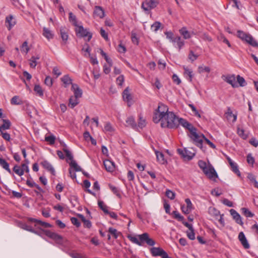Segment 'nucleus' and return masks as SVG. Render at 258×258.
Listing matches in <instances>:
<instances>
[{
    "mask_svg": "<svg viewBox=\"0 0 258 258\" xmlns=\"http://www.w3.org/2000/svg\"><path fill=\"white\" fill-rule=\"evenodd\" d=\"M122 97L124 101L127 102V105L130 106L132 104V98L129 92V88L127 87L122 93Z\"/></svg>",
    "mask_w": 258,
    "mask_h": 258,
    "instance_id": "nucleus-17",
    "label": "nucleus"
},
{
    "mask_svg": "<svg viewBox=\"0 0 258 258\" xmlns=\"http://www.w3.org/2000/svg\"><path fill=\"white\" fill-rule=\"evenodd\" d=\"M123 82H124V77L123 75L119 76L116 79V83L117 85H118L120 86H122Z\"/></svg>",
    "mask_w": 258,
    "mask_h": 258,
    "instance_id": "nucleus-63",
    "label": "nucleus"
},
{
    "mask_svg": "<svg viewBox=\"0 0 258 258\" xmlns=\"http://www.w3.org/2000/svg\"><path fill=\"white\" fill-rule=\"evenodd\" d=\"M34 91L39 96L43 95V91L42 88L39 85H35L34 88Z\"/></svg>",
    "mask_w": 258,
    "mask_h": 258,
    "instance_id": "nucleus-40",
    "label": "nucleus"
},
{
    "mask_svg": "<svg viewBox=\"0 0 258 258\" xmlns=\"http://www.w3.org/2000/svg\"><path fill=\"white\" fill-rule=\"evenodd\" d=\"M247 43L253 47H258L257 42L253 39V38L249 35L248 37H247V39L245 41Z\"/></svg>",
    "mask_w": 258,
    "mask_h": 258,
    "instance_id": "nucleus-32",
    "label": "nucleus"
},
{
    "mask_svg": "<svg viewBox=\"0 0 258 258\" xmlns=\"http://www.w3.org/2000/svg\"><path fill=\"white\" fill-rule=\"evenodd\" d=\"M28 221L35 223V226L38 229V231L36 233L47 240L48 237V223L42 222L33 218H28Z\"/></svg>",
    "mask_w": 258,
    "mask_h": 258,
    "instance_id": "nucleus-2",
    "label": "nucleus"
},
{
    "mask_svg": "<svg viewBox=\"0 0 258 258\" xmlns=\"http://www.w3.org/2000/svg\"><path fill=\"white\" fill-rule=\"evenodd\" d=\"M126 126H130L133 128H136L137 124L133 116L128 117L126 120Z\"/></svg>",
    "mask_w": 258,
    "mask_h": 258,
    "instance_id": "nucleus-28",
    "label": "nucleus"
},
{
    "mask_svg": "<svg viewBox=\"0 0 258 258\" xmlns=\"http://www.w3.org/2000/svg\"><path fill=\"white\" fill-rule=\"evenodd\" d=\"M138 237L139 239H138L136 237L133 236L131 235H128L127 236V237L131 241L139 246H142L144 242H145L149 246H153L155 244V241L149 237V235L148 233H144L142 234L138 235Z\"/></svg>",
    "mask_w": 258,
    "mask_h": 258,
    "instance_id": "nucleus-3",
    "label": "nucleus"
},
{
    "mask_svg": "<svg viewBox=\"0 0 258 258\" xmlns=\"http://www.w3.org/2000/svg\"><path fill=\"white\" fill-rule=\"evenodd\" d=\"M198 72L199 73H203L204 72L209 73L210 68L209 67L199 66L198 67Z\"/></svg>",
    "mask_w": 258,
    "mask_h": 258,
    "instance_id": "nucleus-53",
    "label": "nucleus"
},
{
    "mask_svg": "<svg viewBox=\"0 0 258 258\" xmlns=\"http://www.w3.org/2000/svg\"><path fill=\"white\" fill-rule=\"evenodd\" d=\"M105 13L104 10L101 7L95 6L93 12V17H98L99 18H103L104 17Z\"/></svg>",
    "mask_w": 258,
    "mask_h": 258,
    "instance_id": "nucleus-15",
    "label": "nucleus"
},
{
    "mask_svg": "<svg viewBox=\"0 0 258 258\" xmlns=\"http://www.w3.org/2000/svg\"><path fill=\"white\" fill-rule=\"evenodd\" d=\"M71 222L72 224H73L74 225H75L77 227H79L80 226L81 224L80 222L79 221L78 219L75 217H72L71 219Z\"/></svg>",
    "mask_w": 258,
    "mask_h": 258,
    "instance_id": "nucleus-59",
    "label": "nucleus"
},
{
    "mask_svg": "<svg viewBox=\"0 0 258 258\" xmlns=\"http://www.w3.org/2000/svg\"><path fill=\"white\" fill-rule=\"evenodd\" d=\"M249 34H246L242 31H237V36L240 38L241 40L246 41L247 39V37H248Z\"/></svg>",
    "mask_w": 258,
    "mask_h": 258,
    "instance_id": "nucleus-42",
    "label": "nucleus"
},
{
    "mask_svg": "<svg viewBox=\"0 0 258 258\" xmlns=\"http://www.w3.org/2000/svg\"><path fill=\"white\" fill-rule=\"evenodd\" d=\"M60 35L62 39V44H67L69 38V30L64 27H61L60 29Z\"/></svg>",
    "mask_w": 258,
    "mask_h": 258,
    "instance_id": "nucleus-11",
    "label": "nucleus"
},
{
    "mask_svg": "<svg viewBox=\"0 0 258 258\" xmlns=\"http://www.w3.org/2000/svg\"><path fill=\"white\" fill-rule=\"evenodd\" d=\"M247 162L248 164L253 165L254 162V159L251 154H249L247 156Z\"/></svg>",
    "mask_w": 258,
    "mask_h": 258,
    "instance_id": "nucleus-64",
    "label": "nucleus"
},
{
    "mask_svg": "<svg viewBox=\"0 0 258 258\" xmlns=\"http://www.w3.org/2000/svg\"><path fill=\"white\" fill-rule=\"evenodd\" d=\"M14 172L19 176H22L24 174L23 171L21 169V167L18 165H15L13 167Z\"/></svg>",
    "mask_w": 258,
    "mask_h": 258,
    "instance_id": "nucleus-44",
    "label": "nucleus"
},
{
    "mask_svg": "<svg viewBox=\"0 0 258 258\" xmlns=\"http://www.w3.org/2000/svg\"><path fill=\"white\" fill-rule=\"evenodd\" d=\"M69 164L71 167L73 168L75 171H81L82 170L75 160L71 161Z\"/></svg>",
    "mask_w": 258,
    "mask_h": 258,
    "instance_id": "nucleus-37",
    "label": "nucleus"
},
{
    "mask_svg": "<svg viewBox=\"0 0 258 258\" xmlns=\"http://www.w3.org/2000/svg\"><path fill=\"white\" fill-rule=\"evenodd\" d=\"M226 117L227 119L230 120L231 118H233L232 122H235L237 119V115L233 114L230 107L227 108V111L226 112Z\"/></svg>",
    "mask_w": 258,
    "mask_h": 258,
    "instance_id": "nucleus-25",
    "label": "nucleus"
},
{
    "mask_svg": "<svg viewBox=\"0 0 258 258\" xmlns=\"http://www.w3.org/2000/svg\"><path fill=\"white\" fill-rule=\"evenodd\" d=\"M79 103L78 98L72 96L70 97L69 99V106H70L72 108H74Z\"/></svg>",
    "mask_w": 258,
    "mask_h": 258,
    "instance_id": "nucleus-30",
    "label": "nucleus"
},
{
    "mask_svg": "<svg viewBox=\"0 0 258 258\" xmlns=\"http://www.w3.org/2000/svg\"><path fill=\"white\" fill-rule=\"evenodd\" d=\"M238 239L240 241L243 247L245 249H248L250 245L247 240L243 232H240L238 235Z\"/></svg>",
    "mask_w": 258,
    "mask_h": 258,
    "instance_id": "nucleus-16",
    "label": "nucleus"
},
{
    "mask_svg": "<svg viewBox=\"0 0 258 258\" xmlns=\"http://www.w3.org/2000/svg\"><path fill=\"white\" fill-rule=\"evenodd\" d=\"M165 194L166 196L170 200H173L175 198V193L170 189H167Z\"/></svg>",
    "mask_w": 258,
    "mask_h": 258,
    "instance_id": "nucleus-52",
    "label": "nucleus"
},
{
    "mask_svg": "<svg viewBox=\"0 0 258 258\" xmlns=\"http://www.w3.org/2000/svg\"><path fill=\"white\" fill-rule=\"evenodd\" d=\"M104 130L105 132H111L113 131V128L112 127L111 124L109 122H107L106 123V124L104 126Z\"/></svg>",
    "mask_w": 258,
    "mask_h": 258,
    "instance_id": "nucleus-62",
    "label": "nucleus"
},
{
    "mask_svg": "<svg viewBox=\"0 0 258 258\" xmlns=\"http://www.w3.org/2000/svg\"><path fill=\"white\" fill-rule=\"evenodd\" d=\"M158 4V0H145L142 4L141 8L146 14H149L151 10L156 8Z\"/></svg>",
    "mask_w": 258,
    "mask_h": 258,
    "instance_id": "nucleus-5",
    "label": "nucleus"
},
{
    "mask_svg": "<svg viewBox=\"0 0 258 258\" xmlns=\"http://www.w3.org/2000/svg\"><path fill=\"white\" fill-rule=\"evenodd\" d=\"M203 172L209 179L213 180H215L216 178L218 177L214 168L210 164L208 165L207 169H206Z\"/></svg>",
    "mask_w": 258,
    "mask_h": 258,
    "instance_id": "nucleus-8",
    "label": "nucleus"
},
{
    "mask_svg": "<svg viewBox=\"0 0 258 258\" xmlns=\"http://www.w3.org/2000/svg\"><path fill=\"white\" fill-rule=\"evenodd\" d=\"M0 135L2 136L3 139L7 141H10L11 139L10 135L7 133H4L3 132H0Z\"/></svg>",
    "mask_w": 258,
    "mask_h": 258,
    "instance_id": "nucleus-60",
    "label": "nucleus"
},
{
    "mask_svg": "<svg viewBox=\"0 0 258 258\" xmlns=\"http://www.w3.org/2000/svg\"><path fill=\"white\" fill-rule=\"evenodd\" d=\"M30 48L28 46V42L25 41L21 46V51L22 52H25L26 54H27Z\"/></svg>",
    "mask_w": 258,
    "mask_h": 258,
    "instance_id": "nucleus-35",
    "label": "nucleus"
},
{
    "mask_svg": "<svg viewBox=\"0 0 258 258\" xmlns=\"http://www.w3.org/2000/svg\"><path fill=\"white\" fill-rule=\"evenodd\" d=\"M184 75H187L188 77V80L189 81L191 82L192 79V71L187 68L184 67Z\"/></svg>",
    "mask_w": 258,
    "mask_h": 258,
    "instance_id": "nucleus-38",
    "label": "nucleus"
},
{
    "mask_svg": "<svg viewBox=\"0 0 258 258\" xmlns=\"http://www.w3.org/2000/svg\"><path fill=\"white\" fill-rule=\"evenodd\" d=\"M198 165L199 167L203 170V171H205L206 169H207L208 167V165L206 162L203 160H200L198 162Z\"/></svg>",
    "mask_w": 258,
    "mask_h": 258,
    "instance_id": "nucleus-50",
    "label": "nucleus"
},
{
    "mask_svg": "<svg viewBox=\"0 0 258 258\" xmlns=\"http://www.w3.org/2000/svg\"><path fill=\"white\" fill-rule=\"evenodd\" d=\"M61 81L64 85V87H67L69 85L74 84L72 83V79L69 77L68 75H64L61 78Z\"/></svg>",
    "mask_w": 258,
    "mask_h": 258,
    "instance_id": "nucleus-22",
    "label": "nucleus"
},
{
    "mask_svg": "<svg viewBox=\"0 0 258 258\" xmlns=\"http://www.w3.org/2000/svg\"><path fill=\"white\" fill-rule=\"evenodd\" d=\"M180 118L177 117L173 112H169L165 117L161 120V126L169 128H176L179 125Z\"/></svg>",
    "mask_w": 258,
    "mask_h": 258,
    "instance_id": "nucleus-1",
    "label": "nucleus"
},
{
    "mask_svg": "<svg viewBox=\"0 0 258 258\" xmlns=\"http://www.w3.org/2000/svg\"><path fill=\"white\" fill-rule=\"evenodd\" d=\"M69 20L75 26H77L76 17L72 12L69 13Z\"/></svg>",
    "mask_w": 258,
    "mask_h": 258,
    "instance_id": "nucleus-56",
    "label": "nucleus"
},
{
    "mask_svg": "<svg viewBox=\"0 0 258 258\" xmlns=\"http://www.w3.org/2000/svg\"><path fill=\"white\" fill-rule=\"evenodd\" d=\"M247 43L253 47H258L257 42L253 39V38L249 35L248 37H247V39L245 41Z\"/></svg>",
    "mask_w": 258,
    "mask_h": 258,
    "instance_id": "nucleus-31",
    "label": "nucleus"
},
{
    "mask_svg": "<svg viewBox=\"0 0 258 258\" xmlns=\"http://www.w3.org/2000/svg\"><path fill=\"white\" fill-rule=\"evenodd\" d=\"M237 133L239 136L244 140L246 139L248 137L247 135L245 133L244 130L239 127H237Z\"/></svg>",
    "mask_w": 258,
    "mask_h": 258,
    "instance_id": "nucleus-36",
    "label": "nucleus"
},
{
    "mask_svg": "<svg viewBox=\"0 0 258 258\" xmlns=\"http://www.w3.org/2000/svg\"><path fill=\"white\" fill-rule=\"evenodd\" d=\"M210 214L215 217H218L220 215L219 211L216 210L215 208H210L209 209Z\"/></svg>",
    "mask_w": 258,
    "mask_h": 258,
    "instance_id": "nucleus-46",
    "label": "nucleus"
},
{
    "mask_svg": "<svg viewBox=\"0 0 258 258\" xmlns=\"http://www.w3.org/2000/svg\"><path fill=\"white\" fill-rule=\"evenodd\" d=\"M197 131H193L191 134L190 137L194 141L195 144L200 147L203 151H205L203 149V142L204 140L205 136L204 135H199L197 133Z\"/></svg>",
    "mask_w": 258,
    "mask_h": 258,
    "instance_id": "nucleus-6",
    "label": "nucleus"
},
{
    "mask_svg": "<svg viewBox=\"0 0 258 258\" xmlns=\"http://www.w3.org/2000/svg\"><path fill=\"white\" fill-rule=\"evenodd\" d=\"M172 215L175 219H176L179 221H182L184 217L181 216L177 211H174L172 212Z\"/></svg>",
    "mask_w": 258,
    "mask_h": 258,
    "instance_id": "nucleus-47",
    "label": "nucleus"
},
{
    "mask_svg": "<svg viewBox=\"0 0 258 258\" xmlns=\"http://www.w3.org/2000/svg\"><path fill=\"white\" fill-rule=\"evenodd\" d=\"M38 57L32 56L31 58L29 59V64L30 66L34 68L37 65V60L39 59Z\"/></svg>",
    "mask_w": 258,
    "mask_h": 258,
    "instance_id": "nucleus-45",
    "label": "nucleus"
},
{
    "mask_svg": "<svg viewBox=\"0 0 258 258\" xmlns=\"http://www.w3.org/2000/svg\"><path fill=\"white\" fill-rule=\"evenodd\" d=\"M161 24L160 22L156 21L151 25V29L154 31L157 32L160 28Z\"/></svg>",
    "mask_w": 258,
    "mask_h": 258,
    "instance_id": "nucleus-48",
    "label": "nucleus"
},
{
    "mask_svg": "<svg viewBox=\"0 0 258 258\" xmlns=\"http://www.w3.org/2000/svg\"><path fill=\"white\" fill-rule=\"evenodd\" d=\"M104 165L107 171L112 172L115 169L114 163L109 160H105L104 161Z\"/></svg>",
    "mask_w": 258,
    "mask_h": 258,
    "instance_id": "nucleus-19",
    "label": "nucleus"
},
{
    "mask_svg": "<svg viewBox=\"0 0 258 258\" xmlns=\"http://www.w3.org/2000/svg\"><path fill=\"white\" fill-rule=\"evenodd\" d=\"M198 56H199V55L195 54L192 50L189 51V53L188 57L191 60V61H192V62L194 61L195 60H196L198 58Z\"/></svg>",
    "mask_w": 258,
    "mask_h": 258,
    "instance_id": "nucleus-51",
    "label": "nucleus"
},
{
    "mask_svg": "<svg viewBox=\"0 0 258 258\" xmlns=\"http://www.w3.org/2000/svg\"><path fill=\"white\" fill-rule=\"evenodd\" d=\"M180 34L183 36L184 39H187L191 37V35L190 32L187 30L185 27H183L179 30Z\"/></svg>",
    "mask_w": 258,
    "mask_h": 258,
    "instance_id": "nucleus-24",
    "label": "nucleus"
},
{
    "mask_svg": "<svg viewBox=\"0 0 258 258\" xmlns=\"http://www.w3.org/2000/svg\"><path fill=\"white\" fill-rule=\"evenodd\" d=\"M3 123L0 126V132L10 128L11 123L8 119H3Z\"/></svg>",
    "mask_w": 258,
    "mask_h": 258,
    "instance_id": "nucleus-23",
    "label": "nucleus"
},
{
    "mask_svg": "<svg viewBox=\"0 0 258 258\" xmlns=\"http://www.w3.org/2000/svg\"><path fill=\"white\" fill-rule=\"evenodd\" d=\"M77 35L82 37H88V41H90L92 37V34L88 29H84L82 26H79L76 30Z\"/></svg>",
    "mask_w": 258,
    "mask_h": 258,
    "instance_id": "nucleus-9",
    "label": "nucleus"
},
{
    "mask_svg": "<svg viewBox=\"0 0 258 258\" xmlns=\"http://www.w3.org/2000/svg\"><path fill=\"white\" fill-rule=\"evenodd\" d=\"M175 47H177L180 50L184 45V41L182 40L180 36H176L172 42Z\"/></svg>",
    "mask_w": 258,
    "mask_h": 258,
    "instance_id": "nucleus-18",
    "label": "nucleus"
},
{
    "mask_svg": "<svg viewBox=\"0 0 258 258\" xmlns=\"http://www.w3.org/2000/svg\"><path fill=\"white\" fill-rule=\"evenodd\" d=\"M11 103L12 105H21L22 104V101L20 99L18 96H15L11 99Z\"/></svg>",
    "mask_w": 258,
    "mask_h": 258,
    "instance_id": "nucleus-33",
    "label": "nucleus"
},
{
    "mask_svg": "<svg viewBox=\"0 0 258 258\" xmlns=\"http://www.w3.org/2000/svg\"><path fill=\"white\" fill-rule=\"evenodd\" d=\"M242 214L246 217H252L254 214L252 213L248 209L242 208L241 209Z\"/></svg>",
    "mask_w": 258,
    "mask_h": 258,
    "instance_id": "nucleus-41",
    "label": "nucleus"
},
{
    "mask_svg": "<svg viewBox=\"0 0 258 258\" xmlns=\"http://www.w3.org/2000/svg\"><path fill=\"white\" fill-rule=\"evenodd\" d=\"M99 207L104 212L105 214L109 213L108 210V207L104 204V202L102 201H99L98 202Z\"/></svg>",
    "mask_w": 258,
    "mask_h": 258,
    "instance_id": "nucleus-34",
    "label": "nucleus"
},
{
    "mask_svg": "<svg viewBox=\"0 0 258 258\" xmlns=\"http://www.w3.org/2000/svg\"><path fill=\"white\" fill-rule=\"evenodd\" d=\"M64 152L66 153V155L68 159L72 161L73 160V156L72 153L68 150L67 149L64 148L63 149Z\"/></svg>",
    "mask_w": 258,
    "mask_h": 258,
    "instance_id": "nucleus-58",
    "label": "nucleus"
},
{
    "mask_svg": "<svg viewBox=\"0 0 258 258\" xmlns=\"http://www.w3.org/2000/svg\"><path fill=\"white\" fill-rule=\"evenodd\" d=\"M155 154L156 155V158L157 161L161 164H164L166 161L164 159V154L159 151H155Z\"/></svg>",
    "mask_w": 258,
    "mask_h": 258,
    "instance_id": "nucleus-29",
    "label": "nucleus"
},
{
    "mask_svg": "<svg viewBox=\"0 0 258 258\" xmlns=\"http://www.w3.org/2000/svg\"><path fill=\"white\" fill-rule=\"evenodd\" d=\"M187 236L190 240H194L195 239V234L194 228L187 231Z\"/></svg>",
    "mask_w": 258,
    "mask_h": 258,
    "instance_id": "nucleus-55",
    "label": "nucleus"
},
{
    "mask_svg": "<svg viewBox=\"0 0 258 258\" xmlns=\"http://www.w3.org/2000/svg\"><path fill=\"white\" fill-rule=\"evenodd\" d=\"M169 112L168 107L163 103H159L158 108L155 110L154 113L153 121L156 123L159 122Z\"/></svg>",
    "mask_w": 258,
    "mask_h": 258,
    "instance_id": "nucleus-4",
    "label": "nucleus"
},
{
    "mask_svg": "<svg viewBox=\"0 0 258 258\" xmlns=\"http://www.w3.org/2000/svg\"><path fill=\"white\" fill-rule=\"evenodd\" d=\"M200 37L204 40L210 42L212 40L211 37L206 33L201 34Z\"/></svg>",
    "mask_w": 258,
    "mask_h": 258,
    "instance_id": "nucleus-61",
    "label": "nucleus"
},
{
    "mask_svg": "<svg viewBox=\"0 0 258 258\" xmlns=\"http://www.w3.org/2000/svg\"><path fill=\"white\" fill-rule=\"evenodd\" d=\"M109 188L111 190V191L114 194H115L117 196H118L119 197H120V195L119 190L118 189V188L116 187H115V186H113L111 184H109Z\"/></svg>",
    "mask_w": 258,
    "mask_h": 258,
    "instance_id": "nucleus-54",
    "label": "nucleus"
},
{
    "mask_svg": "<svg viewBox=\"0 0 258 258\" xmlns=\"http://www.w3.org/2000/svg\"><path fill=\"white\" fill-rule=\"evenodd\" d=\"M150 252L153 256H160L162 258L166 251L160 247H153L150 249Z\"/></svg>",
    "mask_w": 258,
    "mask_h": 258,
    "instance_id": "nucleus-13",
    "label": "nucleus"
},
{
    "mask_svg": "<svg viewBox=\"0 0 258 258\" xmlns=\"http://www.w3.org/2000/svg\"><path fill=\"white\" fill-rule=\"evenodd\" d=\"M177 152L183 158L188 160H191L195 155V151L193 149H178Z\"/></svg>",
    "mask_w": 258,
    "mask_h": 258,
    "instance_id": "nucleus-7",
    "label": "nucleus"
},
{
    "mask_svg": "<svg viewBox=\"0 0 258 258\" xmlns=\"http://www.w3.org/2000/svg\"><path fill=\"white\" fill-rule=\"evenodd\" d=\"M72 90L73 91L75 97L80 98L82 95V90L79 88L77 84H72Z\"/></svg>",
    "mask_w": 258,
    "mask_h": 258,
    "instance_id": "nucleus-20",
    "label": "nucleus"
},
{
    "mask_svg": "<svg viewBox=\"0 0 258 258\" xmlns=\"http://www.w3.org/2000/svg\"><path fill=\"white\" fill-rule=\"evenodd\" d=\"M5 23L7 28L10 30L16 24V21L13 15H10L6 18Z\"/></svg>",
    "mask_w": 258,
    "mask_h": 258,
    "instance_id": "nucleus-12",
    "label": "nucleus"
},
{
    "mask_svg": "<svg viewBox=\"0 0 258 258\" xmlns=\"http://www.w3.org/2000/svg\"><path fill=\"white\" fill-rule=\"evenodd\" d=\"M231 168L233 172H234L235 174H236L238 176H240V172L238 169V167L237 164L234 162L230 165Z\"/></svg>",
    "mask_w": 258,
    "mask_h": 258,
    "instance_id": "nucleus-43",
    "label": "nucleus"
},
{
    "mask_svg": "<svg viewBox=\"0 0 258 258\" xmlns=\"http://www.w3.org/2000/svg\"><path fill=\"white\" fill-rule=\"evenodd\" d=\"M237 81L240 86L243 87L246 85V83L243 77L240 76L239 75H238L237 76Z\"/></svg>",
    "mask_w": 258,
    "mask_h": 258,
    "instance_id": "nucleus-49",
    "label": "nucleus"
},
{
    "mask_svg": "<svg viewBox=\"0 0 258 258\" xmlns=\"http://www.w3.org/2000/svg\"><path fill=\"white\" fill-rule=\"evenodd\" d=\"M49 238L53 239L57 243L61 244L62 243V237L56 233L49 232Z\"/></svg>",
    "mask_w": 258,
    "mask_h": 258,
    "instance_id": "nucleus-21",
    "label": "nucleus"
},
{
    "mask_svg": "<svg viewBox=\"0 0 258 258\" xmlns=\"http://www.w3.org/2000/svg\"><path fill=\"white\" fill-rule=\"evenodd\" d=\"M225 80L226 82L230 84L233 87L237 86L235 82V76L234 75L227 76Z\"/></svg>",
    "mask_w": 258,
    "mask_h": 258,
    "instance_id": "nucleus-27",
    "label": "nucleus"
},
{
    "mask_svg": "<svg viewBox=\"0 0 258 258\" xmlns=\"http://www.w3.org/2000/svg\"><path fill=\"white\" fill-rule=\"evenodd\" d=\"M230 213L232 216L233 219L235 221V222L237 224L242 226L243 223L240 215L235 210L232 209L230 210Z\"/></svg>",
    "mask_w": 258,
    "mask_h": 258,
    "instance_id": "nucleus-14",
    "label": "nucleus"
},
{
    "mask_svg": "<svg viewBox=\"0 0 258 258\" xmlns=\"http://www.w3.org/2000/svg\"><path fill=\"white\" fill-rule=\"evenodd\" d=\"M165 34L166 36V38L168 39L170 42H172L173 40L175 39V37L173 36V34L172 32H165Z\"/></svg>",
    "mask_w": 258,
    "mask_h": 258,
    "instance_id": "nucleus-57",
    "label": "nucleus"
},
{
    "mask_svg": "<svg viewBox=\"0 0 258 258\" xmlns=\"http://www.w3.org/2000/svg\"><path fill=\"white\" fill-rule=\"evenodd\" d=\"M247 178L251 182H253L255 187L258 188V182L256 180L255 177L254 175L251 173H248Z\"/></svg>",
    "mask_w": 258,
    "mask_h": 258,
    "instance_id": "nucleus-39",
    "label": "nucleus"
},
{
    "mask_svg": "<svg viewBox=\"0 0 258 258\" xmlns=\"http://www.w3.org/2000/svg\"><path fill=\"white\" fill-rule=\"evenodd\" d=\"M179 124L188 130L190 132V134L194 131H197V129L192 125V124L183 118H180L179 121Z\"/></svg>",
    "mask_w": 258,
    "mask_h": 258,
    "instance_id": "nucleus-10",
    "label": "nucleus"
},
{
    "mask_svg": "<svg viewBox=\"0 0 258 258\" xmlns=\"http://www.w3.org/2000/svg\"><path fill=\"white\" fill-rule=\"evenodd\" d=\"M0 165L9 173H12V171L9 167V164L5 159L2 158H0Z\"/></svg>",
    "mask_w": 258,
    "mask_h": 258,
    "instance_id": "nucleus-26",
    "label": "nucleus"
}]
</instances>
